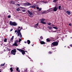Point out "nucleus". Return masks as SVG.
Here are the masks:
<instances>
[{"label": "nucleus", "instance_id": "nucleus-1", "mask_svg": "<svg viewBox=\"0 0 72 72\" xmlns=\"http://www.w3.org/2000/svg\"><path fill=\"white\" fill-rule=\"evenodd\" d=\"M10 25H11V26H15L17 25V24L15 22H13L12 21H10Z\"/></svg>", "mask_w": 72, "mask_h": 72}, {"label": "nucleus", "instance_id": "nucleus-2", "mask_svg": "<svg viewBox=\"0 0 72 72\" xmlns=\"http://www.w3.org/2000/svg\"><path fill=\"white\" fill-rule=\"evenodd\" d=\"M17 50L19 51H20L21 52L22 54H23V55H24V54H25V52H24V51L22 50L19 49H18V48H17Z\"/></svg>", "mask_w": 72, "mask_h": 72}, {"label": "nucleus", "instance_id": "nucleus-3", "mask_svg": "<svg viewBox=\"0 0 72 72\" xmlns=\"http://www.w3.org/2000/svg\"><path fill=\"white\" fill-rule=\"evenodd\" d=\"M18 40H16L15 41L14 43L13 44V46H18V45L17 44V43H18Z\"/></svg>", "mask_w": 72, "mask_h": 72}, {"label": "nucleus", "instance_id": "nucleus-4", "mask_svg": "<svg viewBox=\"0 0 72 72\" xmlns=\"http://www.w3.org/2000/svg\"><path fill=\"white\" fill-rule=\"evenodd\" d=\"M11 53L12 54L15 55V53H16V49H14V50H12Z\"/></svg>", "mask_w": 72, "mask_h": 72}, {"label": "nucleus", "instance_id": "nucleus-5", "mask_svg": "<svg viewBox=\"0 0 72 72\" xmlns=\"http://www.w3.org/2000/svg\"><path fill=\"white\" fill-rule=\"evenodd\" d=\"M51 44L53 45L54 46H57L58 45V43L57 42H54L52 43Z\"/></svg>", "mask_w": 72, "mask_h": 72}, {"label": "nucleus", "instance_id": "nucleus-6", "mask_svg": "<svg viewBox=\"0 0 72 72\" xmlns=\"http://www.w3.org/2000/svg\"><path fill=\"white\" fill-rule=\"evenodd\" d=\"M35 28H40V27H39V26L38 23L35 24Z\"/></svg>", "mask_w": 72, "mask_h": 72}, {"label": "nucleus", "instance_id": "nucleus-7", "mask_svg": "<svg viewBox=\"0 0 72 72\" xmlns=\"http://www.w3.org/2000/svg\"><path fill=\"white\" fill-rule=\"evenodd\" d=\"M17 36H18L19 37V36H20V38H22V35L21 33H18L17 34Z\"/></svg>", "mask_w": 72, "mask_h": 72}, {"label": "nucleus", "instance_id": "nucleus-8", "mask_svg": "<svg viewBox=\"0 0 72 72\" xmlns=\"http://www.w3.org/2000/svg\"><path fill=\"white\" fill-rule=\"evenodd\" d=\"M38 5L37 4H35L33 6V8H36L37 7H38Z\"/></svg>", "mask_w": 72, "mask_h": 72}, {"label": "nucleus", "instance_id": "nucleus-9", "mask_svg": "<svg viewBox=\"0 0 72 72\" xmlns=\"http://www.w3.org/2000/svg\"><path fill=\"white\" fill-rule=\"evenodd\" d=\"M40 20L41 21L40 23H42L43 24H46V22H44V21L41 20Z\"/></svg>", "mask_w": 72, "mask_h": 72}, {"label": "nucleus", "instance_id": "nucleus-10", "mask_svg": "<svg viewBox=\"0 0 72 72\" xmlns=\"http://www.w3.org/2000/svg\"><path fill=\"white\" fill-rule=\"evenodd\" d=\"M49 11H48V10L47 11H44L43 12V14L44 13H49Z\"/></svg>", "mask_w": 72, "mask_h": 72}, {"label": "nucleus", "instance_id": "nucleus-11", "mask_svg": "<svg viewBox=\"0 0 72 72\" xmlns=\"http://www.w3.org/2000/svg\"><path fill=\"white\" fill-rule=\"evenodd\" d=\"M28 13H29V14H30V15H33V13L31 12H30V11L28 10Z\"/></svg>", "mask_w": 72, "mask_h": 72}, {"label": "nucleus", "instance_id": "nucleus-12", "mask_svg": "<svg viewBox=\"0 0 72 72\" xmlns=\"http://www.w3.org/2000/svg\"><path fill=\"white\" fill-rule=\"evenodd\" d=\"M57 10V8L56 7L53 8V11L54 12H56Z\"/></svg>", "mask_w": 72, "mask_h": 72}, {"label": "nucleus", "instance_id": "nucleus-13", "mask_svg": "<svg viewBox=\"0 0 72 72\" xmlns=\"http://www.w3.org/2000/svg\"><path fill=\"white\" fill-rule=\"evenodd\" d=\"M40 43L41 44H45V43L43 41H41L40 42Z\"/></svg>", "mask_w": 72, "mask_h": 72}, {"label": "nucleus", "instance_id": "nucleus-14", "mask_svg": "<svg viewBox=\"0 0 72 72\" xmlns=\"http://www.w3.org/2000/svg\"><path fill=\"white\" fill-rule=\"evenodd\" d=\"M14 39V36H13L12 38H11V39L10 40V41H11V42H13V40Z\"/></svg>", "mask_w": 72, "mask_h": 72}, {"label": "nucleus", "instance_id": "nucleus-15", "mask_svg": "<svg viewBox=\"0 0 72 72\" xmlns=\"http://www.w3.org/2000/svg\"><path fill=\"white\" fill-rule=\"evenodd\" d=\"M22 5H24V6H27V3H24L22 4Z\"/></svg>", "mask_w": 72, "mask_h": 72}, {"label": "nucleus", "instance_id": "nucleus-16", "mask_svg": "<svg viewBox=\"0 0 72 72\" xmlns=\"http://www.w3.org/2000/svg\"><path fill=\"white\" fill-rule=\"evenodd\" d=\"M10 4H15V3L14 2V1H11Z\"/></svg>", "mask_w": 72, "mask_h": 72}, {"label": "nucleus", "instance_id": "nucleus-17", "mask_svg": "<svg viewBox=\"0 0 72 72\" xmlns=\"http://www.w3.org/2000/svg\"><path fill=\"white\" fill-rule=\"evenodd\" d=\"M46 41L47 42H50V38H48L46 39Z\"/></svg>", "mask_w": 72, "mask_h": 72}, {"label": "nucleus", "instance_id": "nucleus-18", "mask_svg": "<svg viewBox=\"0 0 72 72\" xmlns=\"http://www.w3.org/2000/svg\"><path fill=\"white\" fill-rule=\"evenodd\" d=\"M66 13H67V14H69V15H70V14H71V12H70L69 11H66Z\"/></svg>", "mask_w": 72, "mask_h": 72}, {"label": "nucleus", "instance_id": "nucleus-19", "mask_svg": "<svg viewBox=\"0 0 72 72\" xmlns=\"http://www.w3.org/2000/svg\"><path fill=\"white\" fill-rule=\"evenodd\" d=\"M52 10H53V8H50L49 10H48V11L49 12H50V11H52Z\"/></svg>", "mask_w": 72, "mask_h": 72}, {"label": "nucleus", "instance_id": "nucleus-20", "mask_svg": "<svg viewBox=\"0 0 72 72\" xmlns=\"http://www.w3.org/2000/svg\"><path fill=\"white\" fill-rule=\"evenodd\" d=\"M31 42L30 41V40H28L27 41V43H28V44H30Z\"/></svg>", "mask_w": 72, "mask_h": 72}, {"label": "nucleus", "instance_id": "nucleus-21", "mask_svg": "<svg viewBox=\"0 0 72 72\" xmlns=\"http://www.w3.org/2000/svg\"><path fill=\"white\" fill-rule=\"evenodd\" d=\"M17 33H21V29L18 30Z\"/></svg>", "mask_w": 72, "mask_h": 72}, {"label": "nucleus", "instance_id": "nucleus-22", "mask_svg": "<svg viewBox=\"0 0 72 72\" xmlns=\"http://www.w3.org/2000/svg\"><path fill=\"white\" fill-rule=\"evenodd\" d=\"M27 6H30V5H31V4L30 3H27Z\"/></svg>", "mask_w": 72, "mask_h": 72}, {"label": "nucleus", "instance_id": "nucleus-23", "mask_svg": "<svg viewBox=\"0 0 72 72\" xmlns=\"http://www.w3.org/2000/svg\"><path fill=\"white\" fill-rule=\"evenodd\" d=\"M58 8L59 10H61V9H62V8H61V6H59Z\"/></svg>", "mask_w": 72, "mask_h": 72}, {"label": "nucleus", "instance_id": "nucleus-24", "mask_svg": "<svg viewBox=\"0 0 72 72\" xmlns=\"http://www.w3.org/2000/svg\"><path fill=\"white\" fill-rule=\"evenodd\" d=\"M5 63H4L3 64H1V66L2 67V66H4V65H5Z\"/></svg>", "mask_w": 72, "mask_h": 72}, {"label": "nucleus", "instance_id": "nucleus-25", "mask_svg": "<svg viewBox=\"0 0 72 72\" xmlns=\"http://www.w3.org/2000/svg\"><path fill=\"white\" fill-rule=\"evenodd\" d=\"M53 28H54V29H55L56 30H57V29H58V28H57L56 27H53Z\"/></svg>", "mask_w": 72, "mask_h": 72}, {"label": "nucleus", "instance_id": "nucleus-26", "mask_svg": "<svg viewBox=\"0 0 72 72\" xmlns=\"http://www.w3.org/2000/svg\"><path fill=\"white\" fill-rule=\"evenodd\" d=\"M22 41V39H21L19 38V42H20V41Z\"/></svg>", "mask_w": 72, "mask_h": 72}, {"label": "nucleus", "instance_id": "nucleus-27", "mask_svg": "<svg viewBox=\"0 0 72 72\" xmlns=\"http://www.w3.org/2000/svg\"><path fill=\"white\" fill-rule=\"evenodd\" d=\"M10 70L11 72H13V68H10Z\"/></svg>", "mask_w": 72, "mask_h": 72}, {"label": "nucleus", "instance_id": "nucleus-28", "mask_svg": "<svg viewBox=\"0 0 72 72\" xmlns=\"http://www.w3.org/2000/svg\"><path fill=\"white\" fill-rule=\"evenodd\" d=\"M4 42H6L7 41V39H5L4 40Z\"/></svg>", "mask_w": 72, "mask_h": 72}, {"label": "nucleus", "instance_id": "nucleus-29", "mask_svg": "<svg viewBox=\"0 0 72 72\" xmlns=\"http://www.w3.org/2000/svg\"><path fill=\"white\" fill-rule=\"evenodd\" d=\"M41 10H42V8H39L38 10H39V11H41Z\"/></svg>", "mask_w": 72, "mask_h": 72}, {"label": "nucleus", "instance_id": "nucleus-30", "mask_svg": "<svg viewBox=\"0 0 72 72\" xmlns=\"http://www.w3.org/2000/svg\"><path fill=\"white\" fill-rule=\"evenodd\" d=\"M48 27L50 30H51V27L50 26H48Z\"/></svg>", "mask_w": 72, "mask_h": 72}, {"label": "nucleus", "instance_id": "nucleus-31", "mask_svg": "<svg viewBox=\"0 0 72 72\" xmlns=\"http://www.w3.org/2000/svg\"><path fill=\"white\" fill-rule=\"evenodd\" d=\"M16 11H19L20 10V9L17 8L16 10Z\"/></svg>", "mask_w": 72, "mask_h": 72}, {"label": "nucleus", "instance_id": "nucleus-32", "mask_svg": "<svg viewBox=\"0 0 72 72\" xmlns=\"http://www.w3.org/2000/svg\"><path fill=\"white\" fill-rule=\"evenodd\" d=\"M40 20L43 21H45V19H40Z\"/></svg>", "mask_w": 72, "mask_h": 72}, {"label": "nucleus", "instance_id": "nucleus-33", "mask_svg": "<svg viewBox=\"0 0 72 72\" xmlns=\"http://www.w3.org/2000/svg\"><path fill=\"white\" fill-rule=\"evenodd\" d=\"M11 17V16H10V15H8V18H10Z\"/></svg>", "mask_w": 72, "mask_h": 72}, {"label": "nucleus", "instance_id": "nucleus-34", "mask_svg": "<svg viewBox=\"0 0 72 72\" xmlns=\"http://www.w3.org/2000/svg\"><path fill=\"white\" fill-rule=\"evenodd\" d=\"M22 12H26V10H22Z\"/></svg>", "mask_w": 72, "mask_h": 72}, {"label": "nucleus", "instance_id": "nucleus-35", "mask_svg": "<svg viewBox=\"0 0 72 72\" xmlns=\"http://www.w3.org/2000/svg\"><path fill=\"white\" fill-rule=\"evenodd\" d=\"M57 1V0H53V2L54 3L56 2Z\"/></svg>", "mask_w": 72, "mask_h": 72}, {"label": "nucleus", "instance_id": "nucleus-36", "mask_svg": "<svg viewBox=\"0 0 72 72\" xmlns=\"http://www.w3.org/2000/svg\"><path fill=\"white\" fill-rule=\"evenodd\" d=\"M48 25H50V24H51V23L49 22L48 23Z\"/></svg>", "mask_w": 72, "mask_h": 72}, {"label": "nucleus", "instance_id": "nucleus-37", "mask_svg": "<svg viewBox=\"0 0 72 72\" xmlns=\"http://www.w3.org/2000/svg\"><path fill=\"white\" fill-rule=\"evenodd\" d=\"M19 70V68H17V69H16V70L17 71H18Z\"/></svg>", "mask_w": 72, "mask_h": 72}, {"label": "nucleus", "instance_id": "nucleus-38", "mask_svg": "<svg viewBox=\"0 0 72 72\" xmlns=\"http://www.w3.org/2000/svg\"><path fill=\"white\" fill-rule=\"evenodd\" d=\"M37 9H39V7H36Z\"/></svg>", "mask_w": 72, "mask_h": 72}, {"label": "nucleus", "instance_id": "nucleus-39", "mask_svg": "<svg viewBox=\"0 0 72 72\" xmlns=\"http://www.w3.org/2000/svg\"><path fill=\"white\" fill-rule=\"evenodd\" d=\"M40 38L41 39H43V37L42 36H41Z\"/></svg>", "mask_w": 72, "mask_h": 72}, {"label": "nucleus", "instance_id": "nucleus-40", "mask_svg": "<svg viewBox=\"0 0 72 72\" xmlns=\"http://www.w3.org/2000/svg\"><path fill=\"white\" fill-rule=\"evenodd\" d=\"M42 2H43V3H46V2H45V1H42Z\"/></svg>", "mask_w": 72, "mask_h": 72}, {"label": "nucleus", "instance_id": "nucleus-41", "mask_svg": "<svg viewBox=\"0 0 72 72\" xmlns=\"http://www.w3.org/2000/svg\"><path fill=\"white\" fill-rule=\"evenodd\" d=\"M30 8H33V6H30Z\"/></svg>", "mask_w": 72, "mask_h": 72}, {"label": "nucleus", "instance_id": "nucleus-42", "mask_svg": "<svg viewBox=\"0 0 72 72\" xmlns=\"http://www.w3.org/2000/svg\"><path fill=\"white\" fill-rule=\"evenodd\" d=\"M18 32L17 31V30H16L15 31V32Z\"/></svg>", "mask_w": 72, "mask_h": 72}, {"label": "nucleus", "instance_id": "nucleus-43", "mask_svg": "<svg viewBox=\"0 0 72 72\" xmlns=\"http://www.w3.org/2000/svg\"><path fill=\"white\" fill-rule=\"evenodd\" d=\"M23 29V28H22V27H21V30H22Z\"/></svg>", "mask_w": 72, "mask_h": 72}, {"label": "nucleus", "instance_id": "nucleus-44", "mask_svg": "<svg viewBox=\"0 0 72 72\" xmlns=\"http://www.w3.org/2000/svg\"><path fill=\"white\" fill-rule=\"evenodd\" d=\"M69 25L70 26H71V24L69 23Z\"/></svg>", "mask_w": 72, "mask_h": 72}, {"label": "nucleus", "instance_id": "nucleus-45", "mask_svg": "<svg viewBox=\"0 0 72 72\" xmlns=\"http://www.w3.org/2000/svg\"><path fill=\"white\" fill-rule=\"evenodd\" d=\"M49 54H51V52L49 51Z\"/></svg>", "mask_w": 72, "mask_h": 72}, {"label": "nucleus", "instance_id": "nucleus-46", "mask_svg": "<svg viewBox=\"0 0 72 72\" xmlns=\"http://www.w3.org/2000/svg\"><path fill=\"white\" fill-rule=\"evenodd\" d=\"M18 72H20V70H18L17 71Z\"/></svg>", "mask_w": 72, "mask_h": 72}, {"label": "nucleus", "instance_id": "nucleus-47", "mask_svg": "<svg viewBox=\"0 0 72 72\" xmlns=\"http://www.w3.org/2000/svg\"><path fill=\"white\" fill-rule=\"evenodd\" d=\"M13 31V29H11L10 30V31Z\"/></svg>", "mask_w": 72, "mask_h": 72}, {"label": "nucleus", "instance_id": "nucleus-48", "mask_svg": "<svg viewBox=\"0 0 72 72\" xmlns=\"http://www.w3.org/2000/svg\"><path fill=\"white\" fill-rule=\"evenodd\" d=\"M70 46H71V47H72V44L70 45Z\"/></svg>", "mask_w": 72, "mask_h": 72}, {"label": "nucleus", "instance_id": "nucleus-49", "mask_svg": "<svg viewBox=\"0 0 72 72\" xmlns=\"http://www.w3.org/2000/svg\"><path fill=\"white\" fill-rule=\"evenodd\" d=\"M19 5H20L19 4H17V5H19V6H20Z\"/></svg>", "mask_w": 72, "mask_h": 72}, {"label": "nucleus", "instance_id": "nucleus-50", "mask_svg": "<svg viewBox=\"0 0 72 72\" xmlns=\"http://www.w3.org/2000/svg\"><path fill=\"white\" fill-rule=\"evenodd\" d=\"M7 49H8V51H9V50H8V48Z\"/></svg>", "mask_w": 72, "mask_h": 72}, {"label": "nucleus", "instance_id": "nucleus-51", "mask_svg": "<svg viewBox=\"0 0 72 72\" xmlns=\"http://www.w3.org/2000/svg\"><path fill=\"white\" fill-rule=\"evenodd\" d=\"M25 43H27V42L25 41L24 42Z\"/></svg>", "mask_w": 72, "mask_h": 72}, {"label": "nucleus", "instance_id": "nucleus-52", "mask_svg": "<svg viewBox=\"0 0 72 72\" xmlns=\"http://www.w3.org/2000/svg\"><path fill=\"white\" fill-rule=\"evenodd\" d=\"M32 46H33V45L32 44Z\"/></svg>", "mask_w": 72, "mask_h": 72}, {"label": "nucleus", "instance_id": "nucleus-53", "mask_svg": "<svg viewBox=\"0 0 72 72\" xmlns=\"http://www.w3.org/2000/svg\"><path fill=\"white\" fill-rule=\"evenodd\" d=\"M18 28H20V27L19 26V27H18Z\"/></svg>", "mask_w": 72, "mask_h": 72}, {"label": "nucleus", "instance_id": "nucleus-54", "mask_svg": "<svg viewBox=\"0 0 72 72\" xmlns=\"http://www.w3.org/2000/svg\"><path fill=\"white\" fill-rule=\"evenodd\" d=\"M52 26H54V25H52Z\"/></svg>", "mask_w": 72, "mask_h": 72}, {"label": "nucleus", "instance_id": "nucleus-55", "mask_svg": "<svg viewBox=\"0 0 72 72\" xmlns=\"http://www.w3.org/2000/svg\"><path fill=\"white\" fill-rule=\"evenodd\" d=\"M25 52H27V51H25Z\"/></svg>", "mask_w": 72, "mask_h": 72}, {"label": "nucleus", "instance_id": "nucleus-56", "mask_svg": "<svg viewBox=\"0 0 72 72\" xmlns=\"http://www.w3.org/2000/svg\"><path fill=\"white\" fill-rule=\"evenodd\" d=\"M69 1H71L72 0H69Z\"/></svg>", "mask_w": 72, "mask_h": 72}, {"label": "nucleus", "instance_id": "nucleus-57", "mask_svg": "<svg viewBox=\"0 0 72 72\" xmlns=\"http://www.w3.org/2000/svg\"><path fill=\"white\" fill-rule=\"evenodd\" d=\"M53 50H54V49H54V48H53Z\"/></svg>", "mask_w": 72, "mask_h": 72}, {"label": "nucleus", "instance_id": "nucleus-58", "mask_svg": "<svg viewBox=\"0 0 72 72\" xmlns=\"http://www.w3.org/2000/svg\"><path fill=\"white\" fill-rule=\"evenodd\" d=\"M70 38L71 39H72V37H71Z\"/></svg>", "mask_w": 72, "mask_h": 72}, {"label": "nucleus", "instance_id": "nucleus-59", "mask_svg": "<svg viewBox=\"0 0 72 72\" xmlns=\"http://www.w3.org/2000/svg\"><path fill=\"white\" fill-rule=\"evenodd\" d=\"M65 47L66 48V46H65Z\"/></svg>", "mask_w": 72, "mask_h": 72}, {"label": "nucleus", "instance_id": "nucleus-60", "mask_svg": "<svg viewBox=\"0 0 72 72\" xmlns=\"http://www.w3.org/2000/svg\"><path fill=\"white\" fill-rule=\"evenodd\" d=\"M68 48H69V47H68Z\"/></svg>", "mask_w": 72, "mask_h": 72}, {"label": "nucleus", "instance_id": "nucleus-61", "mask_svg": "<svg viewBox=\"0 0 72 72\" xmlns=\"http://www.w3.org/2000/svg\"><path fill=\"white\" fill-rule=\"evenodd\" d=\"M0 72H1V71H0Z\"/></svg>", "mask_w": 72, "mask_h": 72}]
</instances>
